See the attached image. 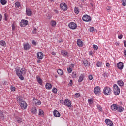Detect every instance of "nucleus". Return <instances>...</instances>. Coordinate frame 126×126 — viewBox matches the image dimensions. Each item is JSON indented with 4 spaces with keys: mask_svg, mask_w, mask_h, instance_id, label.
<instances>
[{
    "mask_svg": "<svg viewBox=\"0 0 126 126\" xmlns=\"http://www.w3.org/2000/svg\"><path fill=\"white\" fill-rule=\"evenodd\" d=\"M16 75L19 77L21 80H24V77L22 76V74H26V69L24 68H22L21 69L19 68H16L15 69Z\"/></svg>",
    "mask_w": 126,
    "mask_h": 126,
    "instance_id": "1",
    "label": "nucleus"
},
{
    "mask_svg": "<svg viewBox=\"0 0 126 126\" xmlns=\"http://www.w3.org/2000/svg\"><path fill=\"white\" fill-rule=\"evenodd\" d=\"M114 93L116 96H118L120 94V90L119 86L117 84H114L113 86Z\"/></svg>",
    "mask_w": 126,
    "mask_h": 126,
    "instance_id": "2",
    "label": "nucleus"
},
{
    "mask_svg": "<svg viewBox=\"0 0 126 126\" xmlns=\"http://www.w3.org/2000/svg\"><path fill=\"white\" fill-rule=\"evenodd\" d=\"M103 93L106 96H108V95H110V94H111V88L108 87L104 88V89H103Z\"/></svg>",
    "mask_w": 126,
    "mask_h": 126,
    "instance_id": "3",
    "label": "nucleus"
},
{
    "mask_svg": "<svg viewBox=\"0 0 126 126\" xmlns=\"http://www.w3.org/2000/svg\"><path fill=\"white\" fill-rule=\"evenodd\" d=\"M64 105L65 106H67V107H68L69 108H71V101L68 99H66L64 102Z\"/></svg>",
    "mask_w": 126,
    "mask_h": 126,
    "instance_id": "4",
    "label": "nucleus"
},
{
    "mask_svg": "<svg viewBox=\"0 0 126 126\" xmlns=\"http://www.w3.org/2000/svg\"><path fill=\"white\" fill-rule=\"evenodd\" d=\"M82 19L83 21H86V22H88V21H91V17L85 15L83 16Z\"/></svg>",
    "mask_w": 126,
    "mask_h": 126,
    "instance_id": "5",
    "label": "nucleus"
},
{
    "mask_svg": "<svg viewBox=\"0 0 126 126\" xmlns=\"http://www.w3.org/2000/svg\"><path fill=\"white\" fill-rule=\"evenodd\" d=\"M60 8L62 10H63V11H65V10H67V5H66V4L65 3H61L60 4Z\"/></svg>",
    "mask_w": 126,
    "mask_h": 126,
    "instance_id": "6",
    "label": "nucleus"
},
{
    "mask_svg": "<svg viewBox=\"0 0 126 126\" xmlns=\"http://www.w3.org/2000/svg\"><path fill=\"white\" fill-rule=\"evenodd\" d=\"M28 24V21L27 20H22L20 22L21 27H25Z\"/></svg>",
    "mask_w": 126,
    "mask_h": 126,
    "instance_id": "7",
    "label": "nucleus"
},
{
    "mask_svg": "<svg viewBox=\"0 0 126 126\" xmlns=\"http://www.w3.org/2000/svg\"><path fill=\"white\" fill-rule=\"evenodd\" d=\"M20 106L22 110H26L27 108V103L25 101L20 103Z\"/></svg>",
    "mask_w": 126,
    "mask_h": 126,
    "instance_id": "8",
    "label": "nucleus"
},
{
    "mask_svg": "<svg viewBox=\"0 0 126 126\" xmlns=\"http://www.w3.org/2000/svg\"><path fill=\"white\" fill-rule=\"evenodd\" d=\"M94 91L95 94H99L101 93V88L99 86H96L94 88Z\"/></svg>",
    "mask_w": 126,
    "mask_h": 126,
    "instance_id": "9",
    "label": "nucleus"
},
{
    "mask_svg": "<svg viewBox=\"0 0 126 126\" xmlns=\"http://www.w3.org/2000/svg\"><path fill=\"white\" fill-rule=\"evenodd\" d=\"M68 26L71 29H76L77 27L76 24L74 22H71L68 24Z\"/></svg>",
    "mask_w": 126,
    "mask_h": 126,
    "instance_id": "10",
    "label": "nucleus"
},
{
    "mask_svg": "<svg viewBox=\"0 0 126 126\" xmlns=\"http://www.w3.org/2000/svg\"><path fill=\"white\" fill-rule=\"evenodd\" d=\"M23 47H24V50H25V51H28V50H29L31 48V45H30L28 43L24 44Z\"/></svg>",
    "mask_w": 126,
    "mask_h": 126,
    "instance_id": "11",
    "label": "nucleus"
},
{
    "mask_svg": "<svg viewBox=\"0 0 126 126\" xmlns=\"http://www.w3.org/2000/svg\"><path fill=\"white\" fill-rule=\"evenodd\" d=\"M117 66L118 69L122 70V69H123V68H124V63H123V62H119L117 64Z\"/></svg>",
    "mask_w": 126,
    "mask_h": 126,
    "instance_id": "12",
    "label": "nucleus"
},
{
    "mask_svg": "<svg viewBox=\"0 0 126 126\" xmlns=\"http://www.w3.org/2000/svg\"><path fill=\"white\" fill-rule=\"evenodd\" d=\"M37 57L38 60H42L44 58V54L41 52H39L37 53Z\"/></svg>",
    "mask_w": 126,
    "mask_h": 126,
    "instance_id": "13",
    "label": "nucleus"
},
{
    "mask_svg": "<svg viewBox=\"0 0 126 126\" xmlns=\"http://www.w3.org/2000/svg\"><path fill=\"white\" fill-rule=\"evenodd\" d=\"M53 115H54V117H61V114L57 110H55L53 111Z\"/></svg>",
    "mask_w": 126,
    "mask_h": 126,
    "instance_id": "14",
    "label": "nucleus"
},
{
    "mask_svg": "<svg viewBox=\"0 0 126 126\" xmlns=\"http://www.w3.org/2000/svg\"><path fill=\"white\" fill-rule=\"evenodd\" d=\"M105 122L107 125L110 126H113V121H112L111 120L109 119H106L105 120Z\"/></svg>",
    "mask_w": 126,
    "mask_h": 126,
    "instance_id": "15",
    "label": "nucleus"
},
{
    "mask_svg": "<svg viewBox=\"0 0 126 126\" xmlns=\"http://www.w3.org/2000/svg\"><path fill=\"white\" fill-rule=\"evenodd\" d=\"M77 44L78 47H82V46H83V42L81 40L78 39L77 41Z\"/></svg>",
    "mask_w": 126,
    "mask_h": 126,
    "instance_id": "16",
    "label": "nucleus"
},
{
    "mask_svg": "<svg viewBox=\"0 0 126 126\" xmlns=\"http://www.w3.org/2000/svg\"><path fill=\"white\" fill-rule=\"evenodd\" d=\"M118 106L117 104H113L111 105V109L112 111H117L118 110Z\"/></svg>",
    "mask_w": 126,
    "mask_h": 126,
    "instance_id": "17",
    "label": "nucleus"
},
{
    "mask_svg": "<svg viewBox=\"0 0 126 126\" xmlns=\"http://www.w3.org/2000/svg\"><path fill=\"white\" fill-rule=\"evenodd\" d=\"M26 12L28 16H31V15H32V12L29 8L26 9Z\"/></svg>",
    "mask_w": 126,
    "mask_h": 126,
    "instance_id": "18",
    "label": "nucleus"
},
{
    "mask_svg": "<svg viewBox=\"0 0 126 126\" xmlns=\"http://www.w3.org/2000/svg\"><path fill=\"white\" fill-rule=\"evenodd\" d=\"M17 100L18 101V102L19 103V104L23 102H25L24 100H23V98L20 96H18L17 97Z\"/></svg>",
    "mask_w": 126,
    "mask_h": 126,
    "instance_id": "19",
    "label": "nucleus"
},
{
    "mask_svg": "<svg viewBox=\"0 0 126 126\" xmlns=\"http://www.w3.org/2000/svg\"><path fill=\"white\" fill-rule=\"evenodd\" d=\"M31 112H32V114H34L36 115L37 113V108L36 107H33L31 110Z\"/></svg>",
    "mask_w": 126,
    "mask_h": 126,
    "instance_id": "20",
    "label": "nucleus"
},
{
    "mask_svg": "<svg viewBox=\"0 0 126 126\" xmlns=\"http://www.w3.org/2000/svg\"><path fill=\"white\" fill-rule=\"evenodd\" d=\"M45 87L46 89H48V90L52 89V85L49 83H47L45 85Z\"/></svg>",
    "mask_w": 126,
    "mask_h": 126,
    "instance_id": "21",
    "label": "nucleus"
},
{
    "mask_svg": "<svg viewBox=\"0 0 126 126\" xmlns=\"http://www.w3.org/2000/svg\"><path fill=\"white\" fill-rule=\"evenodd\" d=\"M83 78H84V75L83 74H81L79 77L78 82H82L83 80Z\"/></svg>",
    "mask_w": 126,
    "mask_h": 126,
    "instance_id": "22",
    "label": "nucleus"
},
{
    "mask_svg": "<svg viewBox=\"0 0 126 126\" xmlns=\"http://www.w3.org/2000/svg\"><path fill=\"white\" fill-rule=\"evenodd\" d=\"M61 54L63 57H67V55H68V53L67 52H66L65 51H61Z\"/></svg>",
    "mask_w": 126,
    "mask_h": 126,
    "instance_id": "23",
    "label": "nucleus"
},
{
    "mask_svg": "<svg viewBox=\"0 0 126 126\" xmlns=\"http://www.w3.org/2000/svg\"><path fill=\"white\" fill-rule=\"evenodd\" d=\"M117 111H118V112H120V113H121V112L124 111V108L122 107V106H118L117 107Z\"/></svg>",
    "mask_w": 126,
    "mask_h": 126,
    "instance_id": "24",
    "label": "nucleus"
},
{
    "mask_svg": "<svg viewBox=\"0 0 126 126\" xmlns=\"http://www.w3.org/2000/svg\"><path fill=\"white\" fill-rule=\"evenodd\" d=\"M36 78L38 83H39L40 85H42V83H43V80L41 79H40V77L39 76L36 77Z\"/></svg>",
    "mask_w": 126,
    "mask_h": 126,
    "instance_id": "25",
    "label": "nucleus"
},
{
    "mask_svg": "<svg viewBox=\"0 0 126 126\" xmlns=\"http://www.w3.org/2000/svg\"><path fill=\"white\" fill-rule=\"evenodd\" d=\"M117 84H118L119 86H123V85H124V82L122 80H119L117 81Z\"/></svg>",
    "mask_w": 126,
    "mask_h": 126,
    "instance_id": "26",
    "label": "nucleus"
},
{
    "mask_svg": "<svg viewBox=\"0 0 126 126\" xmlns=\"http://www.w3.org/2000/svg\"><path fill=\"white\" fill-rule=\"evenodd\" d=\"M0 45L2 47H5V46H6V43H5V41L2 40L0 41Z\"/></svg>",
    "mask_w": 126,
    "mask_h": 126,
    "instance_id": "27",
    "label": "nucleus"
},
{
    "mask_svg": "<svg viewBox=\"0 0 126 126\" xmlns=\"http://www.w3.org/2000/svg\"><path fill=\"white\" fill-rule=\"evenodd\" d=\"M83 63L85 65V66H88V65H89V64H90L88 62V61L87 60L83 61Z\"/></svg>",
    "mask_w": 126,
    "mask_h": 126,
    "instance_id": "28",
    "label": "nucleus"
},
{
    "mask_svg": "<svg viewBox=\"0 0 126 126\" xmlns=\"http://www.w3.org/2000/svg\"><path fill=\"white\" fill-rule=\"evenodd\" d=\"M17 123H19V124H22V119L18 117L16 118Z\"/></svg>",
    "mask_w": 126,
    "mask_h": 126,
    "instance_id": "29",
    "label": "nucleus"
},
{
    "mask_svg": "<svg viewBox=\"0 0 126 126\" xmlns=\"http://www.w3.org/2000/svg\"><path fill=\"white\" fill-rule=\"evenodd\" d=\"M0 3L2 5H5V4L7 3V1L5 0H0Z\"/></svg>",
    "mask_w": 126,
    "mask_h": 126,
    "instance_id": "30",
    "label": "nucleus"
},
{
    "mask_svg": "<svg viewBox=\"0 0 126 126\" xmlns=\"http://www.w3.org/2000/svg\"><path fill=\"white\" fill-rule=\"evenodd\" d=\"M15 6L16 8H19L20 7V3L18 2H16L15 3Z\"/></svg>",
    "mask_w": 126,
    "mask_h": 126,
    "instance_id": "31",
    "label": "nucleus"
},
{
    "mask_svg": "<svg viewBox=\"0 0 126 126\" xmlns=\"http://www.w3.org/2000/svg\"><path fill=\"white\" fill-rule=\"evenodd\" d=\"M57 73H58L59 75H63V71L62 70V69H59L57 70Z\"/></svg>",
    "mask_w": 126,
    "mask_h": 126,
    "instance_id": "32",
    "label": "nucleus"
},
{
    "mask_svg": "<svg viewBox=\"0 0 126 126\" xmlns=\"http://www.w3.org/2000/svg\"><path fill=\"white\" fill-rule=\"evenodd\" d=\"M35 105H41V101L37 99H35Z\"/></svg>",
    "mask_w": 126,
    "mask_h": 126,
    "instance_id": "33",
    "label": "nucleus"
},
{
    "mask_svg": "<svg viewBox=\"0 0 126 126\" xmlns=\"http://www.w3.org/2000/svg\"><path fill=\"white\" fill-rule=\"evenodd\" d=\"M96 66L97 67H100V66H102V62H98L97 63Z\"/></svg>",
    "mask_w": 126,
    "mask_h": 126,
    "instance_id": "34",
    "label": "nucleus"
},
{
    "mask_svg": "<svg viewBox=\"0 0 126 126\" xmlns=\"http://www.w3.org/2000/svg\"><path fill=\"white\" fill-rule=\"evenodd\" d=\"M97 109L98 110H99V111H101V112H103V109L102 108V107L101 106V105H97Z\"/></svg>",
    "mask_w": 126,
    "mask_h": 126,
    "instance_id": "35",
    "label": "nucleus"
},
{
    "mask_svg": "<svg viewBox=\"0 0 126 126\" xmlns=\"http://www.w3.org/2000/svg\"><path fill=\"white\" fill-rule=\"evenodd\" d=\"M57 25V22H56V21H53L51 22V25L52 26H53V27L56 26V25Z\"/></svg>",
    "mask_w": 126,
    "mask_h": 126,
    "instance_id": "36",
    "label": "nucleus"
},
{
    "mask_svg": "<svg viewBox=\"0 0 126 126\" xmlns=\"http://www.w3.org/2000/svg\"><path fill=\"white\" fill-rule=\"evenodd\" d=\"M74 97L76 98H79L80 97V94L77 93L74 94Z\"/></svg>",
    "mask_w": 126,
    "mask_h": 126,
    "instance_id": "37",
    "label": "nucleus"
},
{
    "mask_svg": "<svg viewBox=\"0 0 126 126\" xmlns=\"http://www.w3.org/2000/svg\"><path fill=\"white\" fill-rule=\"evenodd\" d=\"M93 49H94V50H95L96 51L98 50V46H97L96 45H95V44L93 45Z\"/></svg>",
    "mask_w": 126,
    "mask_h": 126,
    "instance_id": "38",
    "label": "nucleus"
},
{
    "mask_svg": "<svg viewBox=\"0 0 126 126\" xmlns=\"http://www.w3.org/2000/svg\"><path fill=\"white\" fill-rule=\"evenodd\" d=\"M75 13H77V14H78V13H79V10L78 9V7H75Z\"/></svg>",
    "mask_w": 126,
    "mask_h": 126,
    "instance_id": "39",
    "label": "nucleus"
},
{
    "mask_svg": "<svg viewBox=\"0 0 126 126\" xmlns=\"http://www.w3.org/2000/svg\"><path fill=\"white\" fill-rule=\"evenodd\" d=\"M52 92H53V93H57L58 92V90L57 89V88H53L52 89Z\"/></svg>",
    "mask_w": 126,
    "mask_h": 126,
    "instance_id": "40",
    "label": "nucleus"
},
{
    "mask_svg": "<svg viewBox=\"0 0 126 126\" xmlns=\"http://www.w3.org/2000/svg\"><path fill=\"white\" fill-rule=\"evenodd\" d=\"M90 32H92L93 33V32H95V30H94V28L92 27L90 28Z\"/></svg>",
    "mask_w": 126,
    "mask_h": 126,
    "instance_id": "41",
    "label": "nucleus"
},
{
    "mask_svg": "<svg viewBox=\"0 0 126 126\" xmlns=\"http://www.w3.org/2000/svg\"><path fill=\"white\" fill-rule=\"evenodd\" d=\"M39 115H44V111L43 110L39 109Z\"/></svg>",
    "mask_w": 126,
    "mask_h": 126,
    "instance_id": "42",
    "label": "nucleus"
},
{
    "mask_svg": "<svg viewBox=\"0 0 126 126\" xmlns=\"http://www.w3.org/2000/svg\"><path fill=\"white\" fill-rule=\"evenodd\" d=\"M122 5L123 6H126V0H122Z\"/></svg>",
    "mask_w": 126,
    "mask_h": 126,
    "instance_id": "43",
    "label": "nucleus"
},
{
    "mask_svg": "<svg viewBox=\"0 0 126 126\" xmlns=\"http://www.w3.org/2000/svg\"><path fill=\"white\" fill-rule=\"evenodd\" d=\"M32 34H37V29L35 28L32 31Z\"/></svg>",
    "mask_w": 126,
    "mask_h": 126,
    "instance_id": "44",
    "label": "nucleus"
},
{
    "mask_svg": "<svg viewBox=\"0 0 126 126\" xmlns=\"http://www.w3.org/2000/svg\"><path fill=\"white\" fill-rule=\"evenodd\" d=\"M12 30L13 31L15 30V25H14V23L12 24Z\"/></svg>",
    "mask_w": 126,
    "mask_h": 126,
    "instance_id": "45",
    "label": "nucleus"
},
{
    "mask_svg": "<svg viewBox=\"0 0 126 126\" xmlns=\"http://www.w3.org/2000/svg\"><path fill=\"white\" fill-rule=\"evenodd\" d=\"M88 78L89 80H92L93 79V76L92 75H89Z\"/></svg>",
    "mask_w": 126,
    "mask_h": 126,
    "instance_id": "46",
    "label": "nucleus"
},
{
    "mask_svg": "<svg viewBox=\"0 0 126 126\" xmlns=\"http://www.w3.org/2000/svg\"><path fill=\"white\" fill-rule=\"evenodd\" d=\"M88 103H89V104H93V100H92V99H88Z\"/></svg>",
    "mask_w": 126,
    "mask_h": 126,
    "instance_id": "47",
    "label": "nucleus"
},
{
    "mask_svg": "<svg viewBox=\"0 0 126 126\" xmlns=\"http://www.w3.org/2000/svg\"><path fill=\"white\" fill-rule=\"evenodd\" d=\"M67 70H68V72H69V73H71V72L72 71V69L71 68H67Z\"/></svg>",
    "mask_w": 126,
    "mask_h": 126,
    "instance_id": "48",
    "label": "nucleus"
},
{
    "mask_svg": "<svg viewBox=\"0 0 126 126\" xmlns=\"http://www.w3.org/2000/svg\"><path fill=\"white\" fill-rule=\"evenodd\" d=\"M11 91H15V87H14L13 86H11Z\"/></svg>",
    "mask_w": 126,
    "mask_h": 126,
    "instance_id": "49",
    "label": "nucleus"
},
{
    "mask_svg": "<svg viewBox=\"0 0 126 126\" xmlns=\"http://www.w3.org/2000/svg\"><path fill=\"white\" fill-rule=\"evenodd\" d=\"M72 75V77H74V78L76 77V74H75V72H73Z\"/></svg>",
    "mask_w": 126,
    "mask_h": 126,
    "instance_id": "50",
    "label": "nucleus"
},
{
    "mask_svg": "<svg viewBox=\"0 0 126 126\" xmlns=\"http://www.w3.org/2000/svg\"><path fill=\"white\" fill-rule=\"evenodd\" d=\"M32 43V45H34V46H36L37 45V42H36L35 40H33Z\"/></svg>",
    "mask_w": 126,
    "mask_h": 126,
    "instance_id": "51",
    "label": "nucleus"
},
{
    "mask_svg": "<svg viewBox=\"0 0 126 126\" xmlns=\"http://www.w3.org/2000/svg\"><path fill=\"white\" fill-rule=\"evenodd\" d=\"M106 9L107 10H111V9H112V7L110 6H108L107 7Z\"/></svg>",
    "mask_w": 126,
    "mask_h": 126,
    "instance_id": "52",
    "label": "nucleus"
},
{
    "mask_svg": "<svg viewBox=\"0 0 126 126\" xmlns=\"http://www.w3.org/2000/svg\"><path fill=\"white\" fill-rule=\"evenodd\" d=\"M69 84H70V86H72V85L73 84L72 82V80H70Z\"/></svg>",
    "mask_w": 126,
    "mask_h": 126,
    "instance_id": "53",
    "label": "nucleus"
},
{
    "mask_svg": "<svg viewBox=\"0 0 126 126\" xmlns=\"http://www.w3.org/2000/svg\"><path fill=\"white\" fill-rule=\"evenodd\" d=\"M118 39H123V34H121L120 35L118 36Z\"/></svg>",
    "mask_w": 126,
    "mask_h": 126,
    "instance_id": "54",
    "label": "nucleus"
},
{
    "mask_svg": "<svg viewBox=\"0 0 126 126\" xmlns=\"http://www.w3.org/2000/svg\"><path fill=\"white\" fill-rule=\"evenodd\" d=\"M106 66H107V67H110V63H106Z\"/></svg>",
    "mask_w": 126,
    "mask_h": 126,
    "instance_id": "55",
    "label": "nucleus"
},
{
    "mask_svg": "<svg viewBox=\"0 0 126 126\" xmlns=\"http://www.w3.org/2000/svg\"><path fill=\"white\" fill-rule=\"evenodd\" d=\"M124 47H125V48H126V40L124 41Z\"/></svg>",
    "mask_w": 126,
    "mask_h": 126,
    "instance_id": "56",
    "label": "nucleus"
},
{
    "mask_svg": "<svg viewBox=\"0 0 126 126\" xmlns=\"http://www.w3.org/2000/svg\"><path fill=\"white\" fill-rule=\"evenodd\" d=\"M1 19H2V15L0 14V21H1Z\"/></svg>",
    "mask_w": 126,
    "mask_h": 126,
    "instance_id": "57",
    "label": "nucleus"
},
{
    "mask_svg": "<svg viewBox=\"0 0 126 126\" xmlns=\"http://www.w3.org/2000/svg\"><path fill=\"white\" fill-rule=\"evenodd\" d=\"M92 54H93L92 51H90L89 52V55H90V56H92Z\"/></svg>",
    "mask_w": 126,
    "mask_h": 126,
    "instance_id": "58",
    "label": "nucleus"
},
{
    "mask_svg": "<svg viewBox=\"0 0 126 126\" xmlns=\"http://www.w3.org/2000/svg\"><path fill=\"white\" fill-rule=\"evenodd\" d=\"M124 56H125V57H126V50H124Z\"/></svg>",
    "mask_w": 126,
    "mask_h": 126,
    "instance_id": "59",
    "label": "nucleus"
},
{
    "mask_svg": "<svg viewBox=\"0 0 126 126\" xmlns=\"http://www.w3.org/2000/svg\"><path fill=\"white\" fill-rule=\"evenodd\" d=\"M60 103L61 104H63V100H60Z\"/></svg>",
    "mask_w": 126,
    "mask_h": 126,
    "instance_id": "60",
    "label": "nucleus"
},
{
    "mask_svg": "<svg viewBox=\"0 0 126 126\" xmlns=\"http://www.w3.org/2000/svg\"><path fill=\"white\" fill-rule=\"evenodd\" d=\"M52 54L53 55V56H56V53H55V52H52Z\"/></svg>",
    "mask_w": 126,
    "mask_h": 126,
    "instance_id": "61",
    "label": "nucleus"
},
{
    "mask_svg": "<svg viewBox=\"0 0 126 126\" xmlns=\"http://www.w3.org/2000/svg\"><path fill=\"white\" fill-rule=\"evenodd\" d=\"M37 63H41V60H40V59L37 60Z\"/></svg>",
    "mask_w": 126,
    "mask_h": 126,
    "instance_id": "62",
    "label": "nucleus"
},
{
    "mask_svg": "<svg viewBox=\"0 0 126 126\" xmlns=\"http://www.w3.org/2000/svg\"><path fill=\"white\" fill-rule=\"evenodd\" d=\"M55 12H56L57 14L59 13V11L57 10H54Z\"/></svg>",
    "mask_w": 126,
    "mask_h": 126,
    "instance_id": "63",
    "label": "nucleus"
},
{
    "mask_svg": "<svg viewBox=\"0 0 126 126\" xmlns=\"http://www.w3.org/2000/svg\"><path fill=\"white\" fill-rule=\"evenodd\" d=\"M71 66H72V67H74V64H71Z\"/></svg>",
    "mask_w": 126,
    "mask_h": 126,
    "instance_id": "64",
    "label": "nucleus"
}]
</instances>
